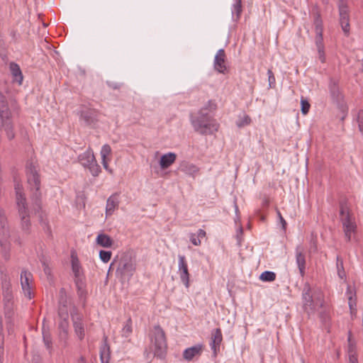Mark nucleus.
Masks as SVG:
<instances>
[{
	"instance_id": "nucleus-29",
	"label": "nucleus",
	"mask_w": 363,
	"mask_h": 363,
	"mask_svg": "<svg viewBox=\"0 0 363 363\" xmlns=\"http://www.w3.org/2000/svg\"><path fill=\"white\" fill-rule=\"evenodd\" d=\"M111 356L110 346L107 342H104L100 350V357L102 363H108Z\"/></svg>"
},
{
	"instance_id": "nucleus-51",
	"label": "nucleus",
	"mask_w": 363,
	"mask_h": 363,
	"mask_svg": "<svg viewBox=\"0 0 363 363\" xmlns=\"http://www.w3.org/2000/svg\"><path fill=\"white\" fill-rule=\"evenodd\" d=\"M111 152V148L108 145H104L101 150L102 159H106V157Z\"/></svg>"
},
{
	"instance_id": "nucleus-24",
	"label": "nucleus",
	"mask_w": 363,
	"mask_h": 363,
	"mask_svg": "<svg viewBox=\"0 0 363 363\" xmlns=\"http://www.w3.org/2000/svg\"><path fill=\"white\" fill-rule=\"evenodd\" d=\"M329 89L333 100L339 102L342 99V94L340 92L337 82L334 79H330Z\"/></svg>"
},
{
	"instance_id": "nucleus-14",
	"label": "nucleus",
	"mask_w": 363,
	"mask_h": 363,
	"mask_svg": "<svg viewBox=\"0 0 363 363\" xmlns=\"http://www.w3.org/2000/svg\"><path fill=\"white\" fill-rule=\"evenodd\" d=\"M203 345L201 344L186 348L183 352V358L186 361H191L194 357L201 355Z\"/></svg>"
},
{
	"instance_id": "nucleus-61",
	"label": "nucleus",
	"mask_w": 363,
	"mask_h": 363,
	"mask_svg": "<svg viewBox=\"0 0 363 363\" xmlns=\"http://www.w3.org/2000/svg\"><path fill=\"white\" fill-rule=\"evenodd\" d=\"M109 86L113 89H118L121 88V84L118 83L109 84Z\"/></svg>"
},
{
	"instance_id": "nucleus-25",
	"label": "nucleus",
	"mask_w": 363,
	"mask_h": 363,
	"mask_svg": "<svg viewBox=\"0 0 363 363\" xmlns=\"http://www.w3.org/2000/svg\"><path fill=\"white\" fill-rule=\"evenodd\" d=\"M79 161L84 167H88L93 162H96V159L94 153L87 150L79 155Z\"/></svg>"
},
{
	"instance_id": "nucleus-12",
	"label": "nucleus",
	"mask_w": 363,
	"mask_h": 363,
	"mask_svg": "<svg viewBox=\"0 0 363 363\" xmlns=\"http://www.w3.org/2000/svg\"><path fill=\"white\" fill-rule=\"evenodd\" d=\"M10 237L7 218L3 209L0 208V239L7 240Z\"/></svg>"
},
{
	"instance_id": "nucleus-59",
	"label": "nucleus",
	"mask_w": 363,
	"mask_h": 363,
	"mask_svg": "<svg viewBox=\"0 0 363 363\" xmlns=\"http://www.w3.org/2000/svg\"><path fill=\"white\" fill-rule=\"evenodd\" d=\"M349 362L350 363H358L357 355L349 356Z\"/></svg>"
},
{
	"instance_id": "nucleus-55",
	"label": "nucleus",
	"mask_w": 363,
	"mask_h": 363,
	"mask_svg": "<svg viewBox=\"0 0 363 363\" xmlns=\"http://www.w3.org/2000/svg\"><path fill=\"white\" fill-rule=\"evenodd\" d=\"M349 306H350L352 315H353L354 312L356 313V308H355L356 303H355V302H353L352 301V297L349 298Z\"/></svg>"
},
{
	"instance_id": "nucleus-8",
	"label": "nucleus",
	"mask_w": 363,
	"mask_h": 363,
	"mask_svg": "<svg viewBox=\"0 0 363 363\" xmlns=\"http://www.w3.org/2000/svg\"><path fill=\"white\" fill-rule=\"evenodd\" d=\"M33 281V275L30 272L23 270L21 274V284L25 296L31 299L33 297L31 284Z\"/></svg>"
},
{
	"instance_id": "nucleus-21",
	"label": "nucleus",
	"mask_w": 363,
	"mask_h": 363,
	"mask_svg": "<svg viewBox=\"0 0 363 363\" xmlns=\"http://www.w3.org/2000/svg\"><path fill=\"white\" fill-rule=\"evenodd\" d=\"M10 114L6 96L0 91V117L1 119H8Z\"/></svg>"
},
{
	"instance_id": "nucleus-46",
	"label": "nucleus",
	"mask_w": 363,
	"mask_h": 363,
	"mask_svg": "<svg viewBox=\"0 0 363 363\" xmlns=\"http://www.w3.org/2000/svg\"><path fill=\"white\" fill-rule=\"evenodd\" d=\"M347 212H350L349 208L347 206V203L345 201H341L340 202V219L342 218V217H345V215Z\"/></svg>"
},
{
	"instance_id": "nucleus-4",
	"label": "nucleus",
	"mask_w": 363,
	"mask_h": 363,
	"mask_svg": "<svg viewBox=\"0 0 363 363\" xmlns=\"http://www.w3.org/2000/svg\"><path fill=\"white\" fill-rule=\"evenodd\" d=\"M302 298L303 301V309L307 313H311L323 307V300L321 294L312 292L310 285L306 283L304 285Z\"/></svg>"
},
{
	"instance_id": "nucleus-31",
	"label": "nucleus",
	"mask_w": 363,
	"mask_h": 363,
	"mask_svg": "<svg viewBox=\"0 0 363 363\" xmlns=\"http://www.w3.org/2000/svg\"><path fill=\"white\" fill-rule=\"evenodd\" d=\"M165 333L160 325H155L151 333V340H165Z\"/></svg>"
},
{
	"instance_id": "nucleus-28",
	"label": "nucleus",
	"mask_w": 363,
	"mask_h": 363,
	"mask_svg": "<svg viewBox=\"0 0 363 363\" xmlns=\"http://www.w3.org/2000/svg\"><path fill=\"white\" fill-rule=\"evenodd\" d=\"M19 216L21 218V225L22 230L26 234L29 235L30 233V216L29 212L23 214H19Z\"/></svg>"
},
{
	"instance_id": "nucleus-60",
	"label": "nucleus",
	"mask_w": 363,
	"mask_h": 363,
	"mask_svg": "<svg viewBox=\"0 0 363 363\" xmlns=\"http://www.w3.org/2000/svg\"><path fill=\"white\" fill-rule=\"evenodd\" d=\"M102 164H103V166L105 169H106L107 171H108L111 173L112 172V170L111 169H109V167H108V162H107L106 159H102Z\"/></svg>"
},
{
	"instance_id": "nucleus-52",
	"label": "nucleus",
	"mask_w": 363,
	"mask_h": 363,
	"mask_svg": "<svg viewBox=\"0 0 363 363\" xmlns=\"http://www.w3.org/2000/svg\"><path fill=\"white\" fill-rule=\"evenodd\" d=\"M357 123L359 131L363 134V110H360L357 114Z\"/></svg>"
},
{
	"instance_id": "nucleus-50",
	"label": "nucleus",
	"mask_w": 363,
	"mask_h": 363,
	"mask_svg": "<svg viewBox=\"0 0 363 363\" xmlns=\"http://www.w3.org/2000/svg\"><path fill=\"white\" fill-rule=\"evenodd\" d=\"M211 340H223V336L220 328H216L212 332Z\"/></svg>"
},
{
	"instance_id": "nucleus-1",
	"label": "nucleus",
	"mask_w": 363,
	"mask_h": 363,
	"mask_svg": "<svg viewBox=\"0 0 363 363\" xmlns=\"http://www.w3.org/2000/svg\"><path fill=\"white\" fill-rule=\"evenodd\" d=\"M1 281L3 303L4 306V315L6 319L7 335L2 333L3 331V320L0 316V340L4 339L12 340L14 338V318H13V295L11 289V284L8 274L4 272L3 269H0Z\"/></svg>"
},
{
	"instance_id": "nucleus-57",
	"label": "nucleus",
	"mask_w": 363,
	"mask_h": 363,
	"mask_svg": "<svg viewBox=\"0 0 363 363\" xmlns=\"http://www.w3.org/2000/svg\"><path fill=\"white\" fill-rule=\"evenodd\" d=\"M196 235H197V238L201 240L206 237V233L205 230L199 229Z\"/></svg>"
},
{
	"instance_id": "nucleus-30",
	"label": "nucleus",
	"mask_w": 363,
	"mask_h": 363,
	"mask_svg": "<svg viewBox=\"0 0 363 363\" xmlns=\"http://www.w3.org/2000/svg\"><path fill=\"white\" fill-rule=\"evenodd\" d=\"M60 322L59 323L60 333L62 338H66L69 330L68 317H60Z\"/></svg>"
},
{
	"instance_id": "nucleus-27",
	"label": "nucleus",
	"mask_w": 363,
	"mask_h": 363,
	"mask_svg": "<svg viewBox=\"0 0 363 363\" xmlns=\"http://www.w3.org/2000/svg\"><path fill=\"white\" fill-rule=\"evenodd\" d=\"M342 223L343 230H355L357 225L352 220V215L350 212H347L345 217H342L340 219Z\"/></svg>"
},
{
	"instance_id": "nucleus-49",
	"label": "nucleus",
	"mask_w": 363,
	"mask_h": 363,
	"mask_svg": "<svg viewBox=\"0 0 363 363\" xmlns=\"http://www.w3.org/2000/svg\"><path fill=\"white\" fill-rule=\"evenodd\" d=\"M267 74H268L269 87L273 88V87H274V85L276 83V79H275L274 73L271 69H268Z\"/></svg>"
},
{
	"instance_id": "nucleus-11",
	"label": "nucleus",
	"mask_w": 363,
	"mask_h": 363,
	"mask_svg": "<svg viewBox=\"0 0 363 363\" xmlns=\"http://www.w3.org/2000/svg\"><path fill=\"white\" fill-rule=\"evenodd\" d=\"M225 52L223 49H220L215 56L214 68L220 73L224 74L227 69L225 66Z\"/></svg>"
},
{
	"instance_id": "nucleus-13",
	"label": "nucleus",
	"mask_w": 363,
	"mask_h": 363,
	"mask_svg": "<svg viewBox=\"0 0 363 363\" xmlns=\"http://www.w3.org/2000/svg\"><path fill=\"white\" fill-rule=\"evenodd\" d=\"M72 270L74 275V279L83 278V272L82 266L75 251L71 252Z\"/></svg>"
},
{
	"instance_id": "nucleus-22",
	"label": "nucleus",
	"mask_w": 363,
	"mask_h": 363,
	"mask_svg": "<svg viewBox=\"0 0 363 363\" xmlns=\"http://www.w3.org/2000/svg\"><path fill=\"white\" fill-rule=\"evenodd\" d=\"M2 125L0 128V131H4L9 140H13L15 138V133L13 132V128L11 122L8 119H1Z\"/></svg>"
},
{
	"instance_id": "nucleus-26",
	"label": "nucleus",
	"mask_w": 363,
	"mask_h": 363,
	"mask_svg": "<svg viewBox=\"0 0 363 363\" xmlns=\"http://www.w3.org/2000/svg\"><path fill=\"white\" fill-rule=\"evenodd\" d=\"M119 201L117 194L111 196L106 201V213L107 215H111L116 208H118Z\"/></svg>"
},
{
	"instance_id": "nucleus-35",
	"label": "nucleus",
	"mask_w": 363,
	"mask_h": 363,
	"mask_svg": "<svg viewBox=\"0 0 363 363\" xmlns=\"http://www.w3.org/2000/svg\"><path fill=\"white\" fill-rule=\"evenodd\" d=\"M276 277L277 275L274 272L271 271H264L260 274L259 279L262 281L271 282L276 279Z\"/></svg>"
},
{
	"instance_id": "nucleus-48",
	"label": "nucleus",
	"mask_w": 363,
	"mask_h": 363,
	"mask_svg": "<svg viewBox=\"0 0 363 363\" xmlns=\"http://www.w3.org/2000/svg\"><path fill=\"white\" fill-rule=\"evenodd\" d=\"M221 342H211V347L213 350V357H216L218 352H220Z\"/></svg>"
},
{
	"instance_id": "nucleus-16",
	"label": "nucleus",
	"mask_w": 363,
	"mask_h": 363,
	"mask_svg": "<svg viewBox=\"0 0 363 363\" xmlns=\"http://www.w3.org/2000/svg\"><path fill=\"white\" fill-rule=\"evenodd\" d=\"M16 204L18 214L24 215L26 213L29 212L25 195L18 190L16 191Z\"/></svg>"
},
{
	"instance_id": "nucleus-19",
	"label": "nucleus",
	"mask_w": 363,
	"mask_h": 363,
	"mask_svg": "<svg viewBox=\"0 0 363 363\" xmlns=\"http://www.w3.org/2000/svg\"><path fill=\"white\" fill-rule=\"evenodd\" d=\"M9 69L13 78V81L21 85L23 79V76L19 65L15 62H11L9 65Z\"/></svg>"
},
{
	"instance_id": "nucleus-42",
	"label": "nucleus",
	"mask_w": 363,
	"mask_h": 363,
	"mask_svg": "<svg viewBox=\"0 0 363 363\" xmlns=\"http://www.w3.org/2000/svg\"><path fill=\"white\" fill-rule=\"evenodd\" d=\"M301 113L303 115H306L308 113L311 105L308 100L303 97H301Z\"/></svg>"
},
{
	"instance_id": "nucleus-6",
	"label": "nucleus",
	"mask_w": 363,
	"mask_h": 363,
	"mask_svg": "<svg viewBox=\"0 0 363 363\" xmlns=\"http://www.w3.org/2000/svg\"><path fill=\"white\" fill-rule=\"evenodd\" d=\"M135 263L132 258L128 255L121 257L116 269V275L121 279L133 276L135 271Z\"/></svg>"
},
{
	"instance_id": "nucleus-37",
	"label": "nucleus",
	"mask_w": 363,
	"mask_h": 363,
	"mask_svg": "<svg viewBox=\"0 0 363 363\" xmlns=\"http://www.w3.org/2000/svg\"><path fill=\"white\" fill-rule=\"evenodd\" d=\"M217 108V104L213 100H209L207 104L202 107L199 111H203V113H209L216 111Z\"/></svg>"
},
{
	"instance_id": "nucleus-7",
	"label": "nucleus",
	"mask_w": 363,
	"mask_h": 363,
	"mask_svg": "<svg viewBox=\"0 0 363 363\" xmlns=\"http://www.w3.org/2000/svg\"><path fill=\"white\" fill-rule=\"evenodd\" d=\"M100 113L94 108H86L80 111L79 118L85 125L94 128L99 120Z\"/></svg>"
},
{
	"instance_id": "nucleus-43",
	"label": "nucleus",
	"mask_w": 363,
	"mask_h": 363,
	"mask_svg": "<svg viewBox=\"0 0 363 363\" xmlns=\"http://www.w3.org/2000/svg\"><path fill=\"white\" fill-rule=\"evenodd\" d=\"M112 253L111 251L100 250L99 257L103 262H108L111 258Z\"/></svg>"
},
{
	"instance_id": "nucleus-33",
	"label": "nucleus",
	"mask_w": 363,
	"mask_h": 363,
	"mask_svg": "<svg viewBox=\"0 0 363 363\" xmlns=\"http://www.w3.org/2000/svg\"><path fill=\"white\" fill-rule=\"evenodd\" d=\"M313 24L316 33H323V21L318 11L314 13Z\"/></svg>"
},
{
	"instance_id": "nucleus-15",
	"label": "nucleus",
	"mask_w": 363,
	"mask_h": 363,
	"mask_svg": "<svg viewBox=\"0 0 363 363\" xmlns=\"http://www.w3.org/2000/svg\"><path fill=\"white\" fill-rule=\"evenodd\" d=\"M296 259L300 274L303 276L306 269V258L301 246H297L296 248Z\"/></svg>"
},
{
	"instance_id": "nucleus-9",
	"label": "nucleus",
	"mask_w": 363,
	"mask_h": 363,
	"mask_svg": "<svg viewBox=\"0 0 363 363\" xmlns=\"http://www.w3.org/2000/svg\"><path fill=\"white\" fill-rule=\"evenodd\" d=\"M70 303L69 299L64 288L60 289L59 291L58 300V315L59 317H69L67 306Z\"/></svg>"
},
{
	"instance_id": "nucleus-40",
	"label": "nucleus",
	"mask_w": 363,
	"mask_h": 363,
	"mask_svg": "<svg viewBox=\"0 0 363 363\" xmlns=\"http://www.w3.org/2000/svg\"><path fill=\"white\" fill-rule=\"evenodd\" d=\"M234 11H233V14L235 13L236 14V21H238L242 13V4L241 0H236L235 4L233 5Z\"/></svg>"
},
{
	"instance_id": "nucleus-41",
	"label": "nucleus",
	"mask_w": 363,
	"mask_h": 363,
	"mask_svg": "<svg viewBox=\"0 0 363 363\" xmlns=\"http://www.w3.org/2000/svg\"><path fill=\"white\" fill-rule=\"evenodd\" d=\"M88 168L89 169L91 174L94 176V177H96L99 175V174L101 172V167L100 166L97 164L96 161V162H93L91 163V164H90Z\"/></svg>"
},
{
	"instance_id": "nucleus-38",
	"label": "nucleus",
	"mask_w": 363,
	"mask_h": 363,
	"mask_svg": "<svg viewBox=\"0 0 363 363\" xmlns=\"http://www.w3.org/2000/svg\"><path fill=\"white\" fill-rule=\"evenodd\" d=\"M132 332H133L132 320L130 318H129L127 320L125 325H124V327L122 329V333H123L122 335H123V337H128L132 333Z\"/></svg>"
},
{
	"instance_id": "nucleus-54",
	"label": "nucleus",
	"mask_w": 363,
	"mask_h": 363,
	"mask_svg": "<svg viewBox=\"0 0 363 363\" xmlns=\"http://www.w3.org/2000/svg\"><path fill=\"white\" fill-rule=\"evenodd\" d=\"M277 216L279 217V219L280 220V223L281 224V226H282V229L283 230H286V225H287V223L286 222V220H284V218H283V216H281V212L279 211V210L278 208H277Z\"/></svg>"
},
{
	"instance_id": "nucleus-63",
	"label": "nucleus",
	"mask_w": 363,
	"mask_h": 363,
	"mask_svg": "<svg viewBox=\"0 0 363 363\" xmlns=\"http://www.w3.org/2000/svg\"><path fill=\"white\" fill-rule=\"evenodd\" d=\"M242 233H243V230L242 228H240L239 229V234L237 235V238L238 240L239 243L240 242V237L242 236Z\"/></svg>"
},
{
	"instance_id": "nucleus-45",
	"label": "nucleus",
	"mask_w": 363,
	"mask_h": 363,
	"mask_svg": "<svg viewBox=\"0 0 363 363\" xmlns=\"http://www.w3.org/2000/svg\"><path fill=\"white\" fill-rule=\"evenodd\" d=\"M70 315L72 317V320H82V315L79 313L78 308L73 306L71 311H70Z\"/></svg>"
},
{
	"instance_id": "nucleus-47",
	"label": "nucleus",
	"mask_w": 363,
	"mask_h": 363,
	"mask_svg": "<svg viewBox=\"0 0 363 363\" xmlns=\"http://www.w3.org/2000/svg\"><path fill=\"white\" fill-rule=\"evenodd\" d=\"M347 353L348 356L357 355L356 342H348Z\"/></svg>"
},
{
	"instance_id": "nucleus-58",
	"label": "nucleus",
	"mask_w": 363,
	"mask_h": 363,
	"mask_svg": "<svg viewBox=\"0 0 363 363\" xmlns=\"http://www.w3.org/2000/svg\"><path fill=\"white\" fill-rule=\"evenodd\" d=\"M319 55V59L321 61V62H325V57L324 53V49H321L320 51H318Z\"/></svg>"
},
{
	"instance_id": "nucleus-64",
	"label": "nucleus",
	"mask_w": 363,
	"mask_h": 363,
	"mask_svg": "<svg viewBox=\"0 0 363 363\" xmlns=\"http://www.w3.org/2000/svg\"><path fill=\"white\" fill-rule=\"evenodd\" d=\"M45 346L48 350H50L52 346V342H44Z\"/></svg>"
},
{
	"instance_id": "nucleus-62",
	"label": "nucleus",
	"mask_w": 363,
	"mask_h": 363,
	"mask_svg": "<svg viewBox=\"0 0 363 363\" xmlns=\"http://www.w3.org/2000/svg\"><path fill=\"white\" fill-rule=\"evenodd\" d=\"M269 199L267 198H264V200L262 201V206L263 208H267L269 206Z\"/></svg>"
},
{
	"instance_id": "nucleus-10",
	"label": "nucleus",
	"mask_w": 363,
	"mask_h": 363,
	"mask_svg": "<svg viewBox=\"0 0 363 363\" xmlns=\"http://www.w3.org/2000/svg\"><path fill=\"white\" fill-rule=\"evenodd\" d=\"M179 273L182 283L186 286V287H189L190 274L188 269L187 262L185 257L183 255L179 256Z\"/></svg>"
},
{
	"instance_id": "nucleus-20",
	"label": "nucleus",
	"mask_w": 363,
	"mask_h": 363,
	"mask_svg": "<svg viewBox=\"0 0 363 363\" xmlns=\"http://www.w3.org/2000/svg\"><path fill=\"white\" fill-rule=\"evenodd\" d=\"M153 347L155 357L160 359L165 358L167 348L166 342H155Z\"/></svg>"
},
{
	"instance_id": "nucleus-53",
	"label": "nucleus",
	"mask_w": 363,
	"mask_h": 363,
	"mask_svg": "<svg viewBox=\"0 0 363 363\" xmlns=\"http://www.w3.org/2000/svg\"><path fill=\"white\" fill-rule=\"evenodd\" d=\"M189 238H190L191 242L194 245L198 246V245H200L201 243V240L197 238V235L195 233H191Z\"/></svg>"
},
{
	"instance_id": "nucleus-36",
	"label": "nucleus",
	"mask_w": 363,
	"mask_h": 363,
	"mask_svg": "<svg viewBox=\"0 0 363 363\" xmlns=\"http://www.w3.org/2000/svg\"><path fill=\"white\" fill-rule=\"evenodd\" d=\"M336 265H337L338 277L342 279H345L346 277V274H345V272L344 269L343 261L340 256H337Z\"/></svg>"
},
{
	"instance_id": "nucleus-32",
	"label": "nucleus",
	"mask_w": 363,
	"mask_h": 363,
	"mask_svg": "<svg viewBox=\"0 0 363 363\" xmlns=\"http://www.w3.org/2000/svg\"><path fill=\"white\" fill-rule=\"evenodd\" d=\"M73 326L74 328V332L79 340H82L84 338V327L82 323V320H73Z\"/></svg>"
},
{
	"instance_id": "nucleus-18",
	"label": "nucleus",
	"mask_w": 363,
	"mask_h": 363,
	"mask_svg": "<svg viewBox=\"0 0 363 363\" xmlns=\"http://www.w3.org/2000/svg\"><path fill=\"white\" fill-rule=\"evenodd\" d=\"M178 169L186 174L193 177H194V175L199 171V167L186 161L182 162L179 166Z\"/></svg>"
},
{
	"instance_id": "nucleus-56",
	"label": "nucleus",
	"mask_w": 363,
	"mask_h": 363,
	"mask_svg": "<svg viewBox=\"0 0 363 363\" xmlns=\"http://www.w3.org/2000/svg\"><path fill=\"white\" fill-rule=\"evenodd\" d=\"M354 231L355 230H344L345 236L347 242H350L351 240V233Z\"/></svg>"
},
{
	"instance_id": "nucleus-3",
	"label": "nucleus",
	"mask_w": 363,
	"mask_h": 363,
	"mask_svg": "<svg viewBox=\"0 0 363 363\" xmlns=\"http://www.w3.org/2000/svg\"><path fill=\"white\" fill-rule=\"evenodd\" d=\"M191 122L196 132L201 135H211L216 132L219 125L209 113L199 111L198 115H191Z\"/></svg>"
},
{
	"instance_id": "nucleus-34",
	"label": "nucleus",
	"mask_w": 363,
	"mask_h": 363,
	"mask_svg": "<svg viewBox=\"0 0 363 363\" xmlns=\"http://www.w3.org/2000/svg\"><path fill=\"white\" fill-rule=\"evenodd\" d=\"M74 283L77 289L78 296L82 298L85 295V289H84V283L83 281V278L74 279Z\"/></svg>"
},
{
	"instance_id": "nucleus-5",
	"label": "nucleus",
	"mask_w": 363,
	"mask_h": 363,
	"mask_svg": "<svg viewBox=\"0 0 363 363\" xmlns=\"http://www.w3.org/2000/svg\"><path fill=\"white\" fill-rule=\"evenodd\" d=\"M337 7L339 11V23L345 35L349 36L350 33V16L347 0H337Z\"/></svg>"
},
{
	"instance_id": "nucleus-23",
	"label": "nucleus",
	"mask_w": 363,
	"mask_h": 363,
	"mask_svg": "<svg viewBox=\"0 0 363 363\" xmlns=\"http://www.w3.org/2000/svg\"><path fill=\"white\" fill-rule=\"evenodd\" d=\"M96 243L103 247H111L113 244V239L107 234L99 233L96 238Z\"/></svg>"
},
{
	"instance_id": "nucleus-44",
	"label": "nucleus",
	"mask_w": 363,
	"mask_h": 363,
	"mask_svg": "<svg viewBox=\"0 0 363 363\" xmlns=\"http://www.w3.org/2000/svg\"><path fill=\"white\" fill-rule=\"evenodd\" d=\"M315 44L318 51H320L321 49H324L323 33H316Z\"/></svg>"
},
{
	"instance_id": "nucleus-17",
	"label": "nucleus",
	"mask_w": 363,
	"mask_h": 363,
	"mask_svg": "<svg viewBox=\"0 0 363 363\" xmlns=\"http://www.w3.org/2000/svg\"><path fill=\"white\" fill-rule=\"evenodd\" d=\"M176 159L177 155L174 152H169L162 155L160 160L161 169H167L175 162Z\"/></svg>"
},
{
	"instance_id": "nucleus-2",
	"label": "nucleus",
	"mask_w": 363,
	"mask_h": 363,
	"mask_svg": "<svg viewBox=\"0 0 363 363\" xmlns=\"http://www.w3.org/2000/svg\"><path fill=\"white\" fill-rule=\"evenodd\" d=\"M26 176L30 189L32 191L30 196L33 208L35 213H40L42 208L40 177L38 173L39 168L33 162L28 161L26 164Z\"/></svg>"
},
{
	"instance_id": "nucleus-39",
	"label": "nucleus",
	"mask_w": 363,
	"mask_h": 363,
	"mask_svg": "<svg viewBox=\"0 0 363 363\" xmlns=\"http://www.w3.org/2000/svg\"><path fill=\"white\" fill-rule=\"evenodd\" d=\"M251 118L248 115H244L242 117H240L239 120L236 122L237 125L239 128L244 127L250 124Z\"/></svg>"
}]
</instances>
